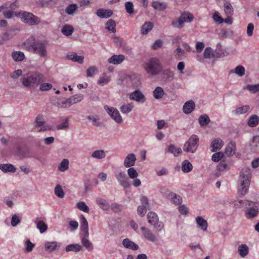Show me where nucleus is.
<instances>
[{
	"mask_svg": "<svg viewBox=\"0 0 259 259\" xmlns=\"http://www.w3.org/2000/svg\"><path fill=\"white\" fill-rule=\"evenodd\" d=\"M251 178V169L243 167L240 171L238 179V191L241 195H245L248 190Z\"/></svg>",
	"mask_w": 259,
	"mask_h": 259,
	"instance_id": "f03ea898",
	"label": "nucleus"
},
{
	"mask_svg": "<svg viewBox=\"0 0 259 259\" xmlns=\"http://www.w3.org/2000/svg\"><path fill=\"white\" fill-rule=\"evenodd\" d=\"M250 106L248 105H245L239 107L236 109L232 111V113L235 115H239L247 113L250 110Z\"/></svg>",
	"mask_w": 259,
	"mask_h": 259,
	"instance_id": "cd10ccee",
	"label": "nucleus"
},
{
	"mask_svg": "<svg viewBox=\"0 0 259 259\" xmlns=\"http://www.w3.org/2000/svg\"><path fill=\"white\" fill-rule=\"evenodd\" d=\"M127 175L130 178L133 179L137 178L138 176V173L137 170L133 167H129L127 170Z\"/></svg>",
	"mask_w": 259,
	"mask_h": 259,
	"instance_id": "69168bd1",
	"label": "nucleus"
},
{
	"mask_svg": "<svg viewBox=\"0 0 259 259\" xmlns=\"http://www.w3.org/2000/svg\"><path fill=\"white\" fill-rule=\"evenodd\" d=\"M73 31V27L71 25L68 24L64 25L61 29V32L66 36L71 35Z\"/></svg>",
	"mask_w": 259,
	"mask_h": 259,
	"instance_id": "f704fd0d",
	"label": "nucleus"
},
{
	"mask_svg": "<svg viewBox=\"0 0 259 259\" xmlns=\"http://www.w3.org/2000/svg\"><path fill=\"white\" fill-rule=\"evenodd\" d=\"M45 81L43 74L37 71H31L24 75L22 79V84L26 88L34 89Z\"/></svg>",
	"mask_w": 259,
	"mask_h": 259,
	"instance_id": "f257e3e1",
	"label": "nucleus"
},
{
	"mask_svg": "<svg viewBox=\"0 0 259 259\" xmlns=\"http://www.w3.org/2000/svg\"><path fill=\"white\" fill-rule=\"evenodd\" d=\"M159 192L163 197L167 199L170 197L171 194H172L173 193V192H171L165 187H161L159 189Z\"/></svg>",
	"mask_w": 259,
	"mask_h": 259,
	"instance_id": "5fc2aeb1",
	"label": "nucleus"
},
{
	"mask_svg": "<svg viewBox=\"0 0 259 259\" xmlns=\"http://www.w3.org/2000/svg\"><path fill=\"white\" fill-rule=\"evenodd\" d=\"M122 245L124 247L133 250H137L139 249V246L128 238L123 239Z\"/></svg>",
	"mask_w": 259,
	"mask_h": 259,
	"instance_id": "bb28decb",
	"label": "nucleus"
},
{
	"mask_svg": "<svg viewBox=\"0 0 259 259\" xmlns=\"http://www.w3.org/2000/svg\"><path fill=\"white\" fill-rule=\"evenodd\" d=\"M174 204L176 205H179L182 202V198L177 194L173 192L172 194L168 198Z\"/></svg>",
	"mask_w": 259,
	"mask_h": 259,
	"instance_id": "79ce46f5",
	"label": "nucleus"
},
{
	"mask_svg": "<svg viewBox=\"0 0 259 259\" xmlns=\"http://www.w3.org/2000/svg\"><path fill=\"white\" fill-rule=\"evenodd\" d=\"M235 150L236 145L235 143L231 142L229 143L226 148L225 153L228 156H231L235 154Z\"/></svg>",
	"mask_w": 259,
	"mask_h": 259,
	"instance_id": "473e14b6",
	"label": "nucleus"
},
{
	"mask_svg": "<svg viewBox=\"0 0 259 259\" xmlns=\"http://www.w3.org/2000/svg\"><path fill=\"white\" fill-rule=\"evenodd\" d=\"M80 219V229L84 233V236H85V237H89V233L88 222L85 218L82 215L81 216Z\"/></svg>",
	"mask_w": 259,
	"mask_h": 259,
	"instance_id": "393cba45",
	"label": "nucleus"
},
{
	"mask_svg": "<svg viewBox=\"0 0 259 259\" xmlns=\"http://www.w3.org/2000/svg\"><path fill=\"white\" fill-rule=\"evenodd\" d=\"M129 98L131 100L135 101L140 103H145L147 99L146 96L139 89L131 93L129 95Z\"/></svg>",
	"mask_w": 259,
	"mask_h": 259,
	"instance_id": "9b49d317",
	"label": "nucleus"
},
{
	"mask_svg": "<svg viewBox=\"0 0 259 259\" xmlns=\"http://www.w3.org/2000/svg\"><path fill=\"white\" fill-rule=\"evenodd\" d=\"M180 18L182 20L183 23H190L194 19L193 15L188 11H186L182 13Z\"/></svg>",
	"mask_w": 259,
	"mask_h": 259,
	"instance_id": "c85d7f7f",
	"label": "nucleus"
},
{
	"mask_svg": "<svg viewBox=\"0 0 259 259\" xmlns=\"http://www.w3.org/2000/svg\"><path fill=\"white\" fill-rule=\"evenodd\" d=\"M175 74L169 69L163 70L161 73V77L165 82H170L174 79Z\"/></svg>",
	"mask_w": 259,
	"mask_h": 259,
	"instance_id": "2eb2a0df",
	"label": "nucleus"
},
{
	"mask_svg": "<svg viewBox=\"0 0 259 259\" xmlns=\"http://www.w3.org/2000/svg\"><path fill=\"white\" fill-rule=\"evenodd\" d=\"M246 89L252 93H255L259 91V83L254 85L248 84Z\"/></svg>",
	"mask_w": 259,
	"mask_h": 259,
	"instance_id": "774afa93",
	"label": "nucleus"
},
{
	"mask_svg": "<svg viewBox=\"0 0 259 259\" xmlns=\"http://www.w3.org/2000/svg\"><path fill=\"white\" fill-rule=\"evenodd\" d=\"M21 17L23 22L31 26L37 25L40 22V18L31 13L23 12L21 14Z\"/></svg>",
	"mask_w": 259,
	"mask_h": 259,
	"instance_id": "6e6552de",
	"label": "nucleus"
},
{
	"mask_svg": "<svg viewBox=\"0 0 259 259\" xmlns=\"http://www.w3.org/2000/svg\"><path fill=\"white\" fill-rule=\"evenodd\" d=\"M199 123L201 126H205L208 124L210 120L208 116L206 114L201 115L198 119Z\"/></svg>",
	"mask_w": 259,
	"mask_h": 259,
	"instance_id": "a19ab883",
	"label": "nucleus"
},
{
	"mask_svg": "<svg viewBox=\"0 0 259 259\" xmlns=\"http://www.w3.org/2000/svg\"><path fill=\"white\" fill-rule=\"evenodd\" d=\"M148 222L151 225L153 226L157 232L161 231L164 228V224L162 222H159L158 215L153 211L148 212L147 215Z\"/></svg>",
	"mask_w": 259,
	"mask_h": 259,
	"instance_id": "0eeeda50",
	"label": "nucleus"
},
{
	"mask_svg": "<svg viewBox=\"0 0 259 259\" xmlns=\"http://www.w3.org/2000/svg\"><path fill=\"white\" fill-rule=\"evenodd\" d=\"M96 202L100 208L103 210H107L110 208L109 202L104 198L98 197L96 198Z\"/></svg>",
	"mask_w": 259,
	"mask_h": 259,
	"instance_id": "5701e85b",
	"label": "nucleus"
},
{
	"mask_svg": "<svg viewBox=\"0 0 259 259\" xmlns=\"http://www.w3.org/2000/svg\"><path fill=\"white\" fill-rule=\"evenodd\" d=\"M224 145L223 141L220 139L213 140L210 145V150L212 152H215L220 150Z\"/></svg>",
	"mask_w": 259,
	"mask_h": 259,
	"instance_id": "6ab92c4d",
	"label": "nucleus"
},
{
	"mask_svg": "<svg viewBox=\"0 0 259 259\" xmlns=\"http://www.w3.org/2000/svg\"><path fill=\"white\" fill-rule=\"evenodd\" d=\"M133 108L134 105L133 103H130L122 105L119 109L122 113L127 114L133 110Z\"/></svg>",
	"mask_w": 259,
	"mask_h": 259,
	"instance_id": "ea45409f",
	"label": "nucleus"
},
{
	"mask_svg": "<svg viewBox=\"0 0 259 259\" xmlns=\"http://www.w3.org/2000/svg\"><path fill=\"white\" fill-rule=\"evenodd\" d=\"M245 68L241 65H238L233 70H231L230 73H235L239 76H243L245 74Z\"/></svg>",
	"mask_w": 259,
	"mask_h": 259,
	"instance_id": "09e8293b",
	"label": "nucleus"
},
{
	"mask_svg": "<svg viewBox=\"0 0 259 259\" xmlns=\"http://www.w3.org/2000/svg\"><path fill=\"white\" fill-rule=\"evenodd\" d=\"M69 168V160L67 159H64L58 167V170L61 172H64Z\"/></svg>",
	"mask_w": 259,
	"mask_h": 259,
	"instance_id": "864d4df0",
	"label": "nucleus"
},
{
	"mask_svg": "<svg viewBox=\"0 0 259 259\" xmlns=\"http://www.w3.org/2000/svg\"><path fill=\"white\" fill-rule=\"evenodd\" d=\"M0 169L5 173L15 172L16 171V168L14 166L10 163L1 164Z\"/></svg>",
	"mask_w": 259,
	"mask_h": 259,
	"instance_id": "c756f323",
	"label": "nucleus"
},
{
	"mask_svg": "<svg viewBox=\"0 0 259 259\" xmlns=\"http://www.w3.org/2000/svg\"><path fill=\"white\" fill-rule=\"evenodd\" d=\"M72 105V104L70 98H69L67 99L62 101L60 103L58 104V106L61 108H67L70 107Z\"/></svg>",
	"mask_w": 259,
	"mask_h": 259,
	"instance_id": "338daca9",
	"label": "nucleus"
},
{
	"mask_svg": "<svg viewBox=\"0 0 259 259\" xmlns=\"http://www.w3.org/2000/svg\"><path fill=\"white\" fill-rule=\"evenodd\" d=\"M224 11L227 16H232L234 10L231 4L228 2H225L224 5Z\"/></svg>",
	"mask_w": 259,
	"mask_h": 259,
	"instance_id": "c03bdc74",
	"label": "nucleus"
},
{
	"mask_svg": "<svg viewBox=\"0 0 259 259\" xmlns=\"http://www.w3.org/2000/svg\"><path fill=\"white\" fill-rule=\"evenodd\" d=\"M141 230L142 231V235L143 237L146 240L153 243H155L158 240V238L149 229L145 227H142L141 228Z\"/></svg>",
	"mask_w": 259,
	"mask_h": 259,
	"instance_id": "f8f14e48",
	"label": "nucleus"
},
{
	"mask_svg": "<svg viewBox=\"0 0 259 259\" xmlns=\"http://www.w3.org/2000/svg\"><path fill=\"white\" fill-rule=\"evenodd\" d=\"M25 49L30 52H33L38 55L40 57H46L47 42L45 41L34 40L32 44H30L28 40L24 42Z\"/></svg>",
	"mask_w": 259,
	"mask_h": 259,
	"instance_id": "7ed1b4c3",
	"label": "nucleus"
},
{
	"mask_svg": "<svg viewBox=\"0 0 259 259\" xmlns=\"http://www.w3.org/2000/svg\"><path fill=\"white\" fill-rule=\"evenodd\" d=\"M114 176L119 184L124 189L130 188L131 184L124 171L121 170L117 171L115 172Z\"/></svg>",
	"mask_w": 259,
	"mask_h": 259,
	"instance_id": "1a4fd4ad",
	"label": "nucleus"
},
{
	"mask_svg": "<svg viewBox=\"0 0 259 259\" xmlns=\"http://www.w3.org/2000/svg\"><path fill=\"white\" fill-rule=\"evenodd\" d=\"M250 150L253 153L259 154V136L253 137L250 143Z\"/></svg>",
	"mask_w": 259,
	"mask_h": 259,
	"instance_id": "412c9836",
	"label": "nucleus"
},
{
	"mask_svg": "<svg viewBox=\"0 0 259 259\" xmlns=\"http://www.w3.org/2000/svg\"><path fill=\"white\" fill-rule=\"evenodd\" d=\"M196 222L197 225L200 227L203 231H206L207 229L208 224L205 219L201 217H197L196 218Z\"/></svg>",
	"mask_w": 259,
	"mask_h": 259,
	"instance_id": "2f4dec72",
	"label": "nucleus"
},
{
	"mask_svg": "<svg viewBox=\"0 0 259 259\" xmlns=\"http://www.w3.org/2000/svg\"><path fill=\"white\" fill-rule=\"evenodd\" d=\"M153 27V24L151 22H146L142 27L141 33L142 34H147Z\"/></svg>",
	"mask_w": 259,
	"mask_h": 259,
	"instance_id": "4c0bfd02",
	"label": "nucleus"
},
{
	"mask_svg": "<svg viewBox=\"0 0 259 259\" xmlns=\"http://www.w3.org/2000/svg\"><path fill=\"white\" fill-rule=\"evenodd\" d=\"M68 60H70L74 62H77L82 64L83 62L84 57L82 56H78L76 53H70L66 56Z\"/></svg>",
	"mask_w": 259,
	"mask_h": 259,
	"instance_id": "4be33fe9",
	"label": "nucleus"
},
{
	"mask_svg": "<svg viewBox=\"0 0 259 259\" xmlns=\"http://www.w3.org/2000/svg\"><path fill=\"white\" fill-rule=\"evenodd\" d=\"M13 59L16 62L22 61L24 59V53L20 51H14L12 54Z\"/></svg>",
	"mask_w": 259,
	"mask_h": 259,
	"instance_id": "c9c22d12",
	"label": "nucleus"
},
{
	"mask_svg": "<svg viewBox=\"0 0 259 259\" xmlns=\"http://www.w3.org/2000/svg\"><path fill=\"white\" fill-rule=\"evenodd\" d=\"M104 108L111 118L116 123H120L122 122V118L117 109L108 105H105Z\"/></svg>",
	"mask_w": 259,
	"mask_h": 259,
	"instance_id": "9d476101",
	"label": "nucleus"
},
{
	"mask_svg": "<svg viewBox=\"0 0 259 259\" xmlns=\"http://www.w3.org/2000/svg\"><path fill=\"white\" fill-rule=\"evenodd\" d=\"M167 151L174 155V156H178L182 152V149L175 146L174 145H170L167 149Z\"/></svg>",
	"mask_w": 259,
	"mask_h": 259,
	"instance_id": "72a5a7b5",
	"label": "nucleus"
},
{
	"mask_svg": "<svg viewBox=\"0 0 259 259\" xmlns=\"http://www.w3.org/2000/svg\"><path fill=\"white\" fill-rule=\"evenodd\" d=\"M87 119L93 122V125L97 127H100L102 125L101 122H100V118L98 115H89L87 117Z\"/></svg>",
	"mask_w": 259,
	"mask_h": 259,
	"instance_id": "49530a36",
	"label": "nucleus"
},
{
	"mask_svg": "<svg viewBox=\"0 0 259 259\" xmlns=\"http://www.w3.org/2000/svg\"><path fill=\"white\" fill-rule=\"evenodd\" d=\"M72 105L80 102L83 99V95L78 94L70 97Z\"/></svg>",
	"mask_w": 259,
	"mask_h": 259,
	"instance_id": "bf43d9fd",
	"label": "nucleus"
},
{
	"mask_svg": "<svg viewBox=\"0 0 259 259\" xmlns=\"http://www.w3.org/2000/svg\"><path fill=\"white\" fill-rule=\"evenodd\" d=\"M17 154L21 158L33 157L31 150L27 147H19L17 150Z\"/></svg>",
	"mask_w": 259,
	"mask_h": 259,
	"instance_id": "ddd939ff",
	"label": "nucleus"
},
{
	"mask_svg": "<svg viewBox=\"0 0 259 259\" xmlns=\"http://www.w3.org/2000/svg\"><path fill=\"white\" fill-rule=\"evenodd\" d=\"M164 94L163 89L160 87H156L153 92V95L155 99H160Z\"/></svg>",
	"mask_w": 259,
	"mask_h": 259,
	"instance_id": "e433bc0d",
	"label": "nucleus"
},
{
	"mask_svg": "<svg viewBox=\"0 0 259 259\" xmlns=\"http://www.w3.org/2000/svg\"><path fill=\"white\" fill-rule=\"evenodd\" d=\"M245 210L244 213L248 219H252L259 213V202L245 200L244 203Z\"/></svg>",
	"mask_w": 259,
	"mask_h": 259,
	"instance_id": "39448f33",
	"label": "nucleus"
},
{
	"mask_svg": "<svg viewBox=\"0 0 259 259\" xmlns=\"http://www.w3.org/2000/svg\"><path fill=\"white\" fill-rule=\"evenodd\" d=\"M199 138L196 135H191L185 142L183 150L185 152L194 153L199 146Z\"/></svg>",
	"mask_w": 259,
	"mask_h": 259,
	"instance_id": "423d86ee",
	"label": "nucleus"
},
{
	"mask_svg": "<svg viewBox=\"0 0 259 259\" xmlns=\"http://www.w3.org/2000/svg\"><path fill=\"white\" fill-rule=\"evenodd\" d=\"M136 161V155L133 153L128 154L124 160V166L126 168L131 167L135 164Z\"/></svg>",
	"mask_w": 259,
	"mask_h": 259,
	"instance_id": "4468645a",
	"label": "nucleus"
},
{
	"mask_svg": "<svg viewBox=\"0 0 259 259\" xmlns=\"http://www.w3.org/2000/svg\"><path fill=\"white\" fill-rule=\"evenodd\" d=\"M106 152L102 149L97 150L93 151L91 157L96 159H102L106 157Z\"/></svg>",
	"mask_w": 259,
	"mask_h": 259,
	"instance_id": "7c9ffc66",
	"label": "nucleus"
},
{
	"mask_svg": "<svg viewBox=\"0 0 259 259\" xmlns=\"http://www.w3.org/2000/svg\"><path fill=\"white\" fill-rule=\"evenodd\" d=\"M77 207L80 210L85 212H89L90 209L88 206L83 201H80L76 204Z\"/></svg>",
	"mask_w": 259,
	"mask_h": 259,
	"instance_id": "680f3d73",
	"label": "nucleus"
},
{
	"mask_svg": "<svg viewBox=\"0 0 259 259\" xmlns=\"http://www.w3.org/2000/svg\"><path fill=\"white\" fill-rule=\"evenodd\" d=\"M44 247L47 251L52 252L59 249L60 244L56 241H47L45 243Z\"/></svg>",
	"mask_w": 259,
	"mask_h": 259,
	"instance_id": "dca6fc26",
	"label": "nucleus"
},
{
	"mask_svg": "<svg viewBox=\"0 0 259 259\" xmlns=\"http://www.w3.org/2000/svg\"><path fill=\"white\" fill-rule=\"evenodd\" d=\"M203 57L205 59H211L216 58L217 56L210 47H206L203 53Z\"/></svg>",
	"mask_w": 259,
	"mask_h": 259,
	"instance_id": "a18cd8bd",
	"label": "nucleus"
},
{
	"mask_svg": "<svg viewBox=\"0 0 259 259\" xmlns=\"http://www.w3.org/2000/svg\"><path fill=\"white\" fill-rule=\"evenodd\" d=\"M34 222L36 225V228L40 233H44L47 230L48 225L43 221L38 220V218H36L34 220Z\"/></svg>",
	"mask_w": 259,
	"mask_h": 259,
	"instance_id": "a878e982",
	"label": "nucleus"
},
{
	"mask_svg": "<svg viewBox=\"0 0 259 259\" xmlns=\"http://www.w3.org/2000/svg\"><path fill=\"white\" fill-rule=\"evenodd\" d=\"M195 104L194 101L190 100L187 101L183 105V112L186 114L191 113L195 109Z\"/></svg>",
	"mask_w": 259,
	"mask_h": 259,
	"instance_id": "a211bd4d",
	"label": "nucleus"
},
{
	"mask_svg": "<svg viewBox=\"0 0 259 259\" xmlns=\"http://www.w3.org/2000/svg\"><path fill=\"white\" fill-rule=\"evenodd\" d=\"M113 14V12L111 10L104 9H99L97 10L96 15L100 18H108Z\"/></svg>",
	"mask_w": 259,
	"mask_h": 259,
	"instance_id": "aec40b11",
	"label": "nucleus"
},
{
	"mask_svg": "<svg viewBox=\"0 0 259 259\" xmlns=\"http://www.w3.org/2000/svg\"><path fill=\"white\" fill-rule=\"evenodd\" d=\"M81 249V246L79 244H72L67 245L65 248L66 252L74 251L75 252H79Z\"/></svg>",
	"mask_w": 259,
	"mask_h": 259,
	"instance_id": "58836bf2",
	"label": "nucleus"
},
{
	"mask_svg": "<svg viewBox=\"0 0 259 259\" xmlns=\"http://www.w3.org/2000/svg\"><path fill=\"white\" fill-rule=\"evenodd\" d=\"M88 237L84 236L81 238V242L82 245L89 251L93 249V244L87 239Z\"/></svg>",
	"mask_w": 259,
	"mask_h": 259,
	"instance_id": "8fccbe9b",
	"label": "nucleus"
},
{
	"mask_svg": "<svg viewBox=\"0 0 259 259\" xmlns=\"http://www.w3.org/2000/svg\"><path fill=\"white\" fill-rule=\"evenodd\" d=\"M125 60V57L123 55H113L108 59V62L114 65H118L121 64Z\"/></svg>",
	"mask_w": 259,
	"mask_h": 259,
	"instance_id": "f3484780",
	"label": "nucleus"
},
{
	"mask_svg": "<svg viewBox=\"0 0 259 259\" xmlns=\"http://www.w3.org/2000/svg\"><path fill=\"white\" fill-rule=\"evenodd\" d=\"M152 6L155 9L158 11H163L167 7V5L165 3H160L157 1L153 2L152 4Z\"/></svg>",
	"mask_w": 259,
	"mask_h": 259,
	"instance_id": "3c124183",
	"label": "nucleus"
},
{
	"mask_svg": "<svg viewBox=\"0 0 259 259\" xmlns=\"http://www.w3.org/2000/svg\"><path fill=\"white\" fill-rule=\"evenodd\" d=\"M105 28L109 31L113 33L116 32V24L115 21L112 19L109 20L105 24Z\"/></svg>",
	"mask_w": 259,
	"mask_h": 259,
	"instance_id": "de8ad7c7",
	"label": "nucleus"
},
{
	"mask_svg": "<svg viewBox=\"0 0 259 259\" xmlns=\"http://www.w3.org/2000/svg\"><path fill=\"white\" fill-rule=\"evenodd\" d=\"M238 251L240 255L241 256L244 257L248 254V248L246 245L242 244L239 246Z\"/></svg>",
	"mask_w": 259,
	"mask_h": 259,
	"instance_id": "6e6d98bb",
	"label": "nucleus"
},
{
	"mask_svg": "<svg viewBox=\"0 0 259 259\" xmlns=\"http://www.w3.org/2000/svg\"><path fill=\"white\" fill-rule=\"evenodd\" d=\"M259 123V116L256 114L251 115L247 121V125L250 127H255Z\"/></svg>",
	"mask_w": 259,
	"mask_h": 259,
	"instance_id": "b1692460",
	"label": "nucleus"
},
{
	"mask_svg": "<svg viewBox=\"0 0 259 259\" xmlns=\"http://www.w3.org/2000/svg\"><path fill=\"white\" fill-rule=\"evenodd\" d=\"M144 69L149 75L156 76L161 72L162 65L158 59L152 58L145 63Z\"/></svg>",
	"mask_w": 259,
	"mask_h": 259,
	"instance_id": "20e7f679",
	"label": "nucleus"
},
{
	"mask_svg": "<svg viewBox=\"0 0 259 259\" xmlns=\"http://www.w3.org/2000/svg\"><path fill=\"white\" fill-rule=\"evenodd\" d=\"M171 25L177 28H182L184 26V23L181 18L175 19L171 21Z\"/></svg>",
	"mask_w": 259,
	"mask_h": 259,
	"instance_id": "4d7b16f0",
	"label": "nucleus"
},
{
	"mask_svg": "<svg viewBox=\"0 0 259 259\" xmlns=\"http://www.w3.org/2000/svg\"><path fill=\"white\" fill-rule=\"evenodd\" d=\"M69 126L68 118H66L62 120V123L58 125L56 128L58 130H65Z\"/></svg>",
	"mask_w": 259,
	"mask_h": 259,
	"instance_id": "e2e57ef3",
	"label": "nucleus"
},
{
	"mask_svg": "<svg viewBox=\"0 0 259 259\" xmlns=\"http://www.w3.org/2000/svg\"><path fill=\"white\" fill-rule=\"evenodd\" d=\"M110 80V76H108L106 73H103L98 81V84L101 85L107 84Z\"/></svg>",
	"mask_w": 259,
	"mask_h": 259,
	"instance_id": "603ef678",
	"label": "nucleus"
},
{
	"mask_svg": "<svg viewBox=\"0 0 259 259\" xmlns=\"http://www.w3.org/2000/svg\"><path fill=\"white\" fill-rule=\"evenodd\" d=\"M193 168L192 164L188 160H185L182 163V170L184 172H189Z\"/></svg>",
	"mask_w": 259,
	"mask_h": 259,
	"instance_id": "37998d69",
	"label": "nucleus"
},
{
	"mask_svg": "<svg viewBox=\"0 0 259 259\" xmlns=\"http://www.w3.org/2000/svg\"><path fill=\"white\" fill-rule=\"evenodd\" d=\"M77 6L76 4H71L67 6L65 9V12L68 15H72L76 10Z\"/></svg>",
	"mask_w": 259,
	"mask_h": 259,
	"instance_id": "0e129e2a",
	"label": "nucleus"
},
{
	"mask_svg": "<svg viewBox=\"0 0 259 259\" xmlns=\"http://www.w3.org/2000/svg\"><path fill=\"white\" fill-rule=\"evenodd\" d=\"M35 123L36 127H40L44 125L45 122L44 120V115L42 114H38L35 120Z\"/></svg>",
	"mask_w": 259,
	"mask_h": 259,
	"instance_id": "052dcab7",
	"label": "nucleus"
},
{
	"mask_svg": "<svg viewBox=\"0 0 259 259\" xmlns=\"http://www.w3.org/2000/svg\"><path fill=\"white\" fill-rule=\"evenodd\" d=\"M55 194L59 198H62L64 197V192L60 185H57L54 190Z\"/></svg>",
	"mask_w": 259,
	"mask_h": 259,
	"instance_id": "13d9d810",
	"label": "nucleus"
}]
</instances>
